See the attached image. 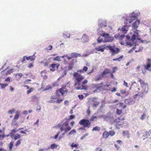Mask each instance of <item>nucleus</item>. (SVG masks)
<instances>
[{
	"instance_id": "obj_15",
	"label": "nucleus",
	"mask_w": 151,
	"mask_h": 151,
	"mask_svg": "<svg viewBox=\"0 0 151 151\" xmlns=\"http://www.w3.org/2000/svg\"><path fill=\"white\" fill-rule=\"evenodd\" d=\"M74 61H75V62H77V60L76 59H73L72 60V62L71 63V65H69L68 67V69L69 70H71L73 68V67Z\"/></svg>"
},
{
	"instance_id": "obj_61",
	"label": "nucleus",
	"mask_w": 151,
	"mask_h": 151,
	"mask_svg": "<svg viewBox=\"0 0 151 151\" xmlns=\"http://www.w3.org/2000/svg\"><path fill=\"white\" fill-rule=\"evenodd\" d=\"M5 137V135L4 134H0V139H1V138H4Z\"/></svg>"
},
{
	"instance_id": "obj_55",
	"label": "nucleus",
	"mask_w": 151,
	"mask_h": 151,
	"mask_svg": "<svg viewBox=\"0 0 151 151\" xmlns=\"http://www.w3.org/2000/svg\"><path fill=\"white\" fill-rule=\"evenodd\" d=\"M97 117L96 116H92L90 119V120L91 121H93L95 119H96Z\"/></svg>"
},
{
	"instance_id": "obj_30",
	"label": "nucleus",
	"mask_w": 151,
	"mask_h": 151,
	"mask_svg": "<svg viewBox=\"0 0 151 151\" xmlns=\"http://www.w3.org/2000/svg\"><path fill=\"white\" fill-rule=\"evenodd\" d=\"M100 130V128L99 127L96 126L94 127L92 129L93 131H99Z\"/></svg>"
},
{
	"instance_id": "obj_44",
	"label": "nucleus",
	"mask_w": 151,
	"mask_h": 151,
	"mask_svg": "<svg viewBox=\"0 0 151 151\" xmlns=\"http://www.w3.org/2000/svg\"><path fill=\"white\" fill-rule=\"evenodd\" d=\"M53 87L57 86H58V84L57 81L54 82L52 84Z\"/></svg>"
},
{
	"instance_id": "obj_3",
	"label": "nucleus",
	"mask_w": 151,
	"mask_h": 151,
	"mask_svg": "<svg viewBox=\"0 0 151 151\" xmlns=\"http://www.w3.org/2000/svg\"><path fill=\"white\" fill-rule=\"evenodd\" d=\"M138 31V30H136L134 32V34H133L132 36L131 39L130 40L129 42H127V44L130 45L132 46L134 45V41L137 39L138 40H140V39L139 38V33L137 31Z\"/></svg>"
},
{
	"instance_id": "obj_4",
	"label": "nucleus",
	"mask_w": 151,
	"mask_h": 151,
	"mask_svg": "<svg viewBox=\"0 0 151 151\" xmlns=\"http://www.w3.org/2000/svg\"><path fill=\"white\" fill-rule=\"evenodd\" d=\"M106 47L109 48V50L111 51V52L112 56L118 53L120 51L119 48H116L114 46H107Z\"/></svg>"
},
{
	"instance_id": "obj_28",
	"label": "nucleus",
	"mask_w": 151,
	"mask_h": 151,
	"mask_svg": "<svg viewBox=\"0 0 151 151\" xmlns=\"http://www.w3.org/2000/svg\"><path fill=\"white\" fill-rule=\"evenodd\" d=\"M80 124L83 125L84 127H89L90 126L91 123H80Z\"/></svg>"
},
{
	"instance_id": "obj_8",
	"label": "nucleus",
	"mask_w": 151,
	"mask_h": 151,
	"mask_svg": "<svg viewBox=\"0 0 151 151\" xmlns=\"http://www.w3.org/2000/svg\"><path fill=\"white\" fill-rule=\"evenodd\" d=\"M143 66L145 69L151 71V68L149 69V68L151 67V60L150 59H148L146 65H144Z\"/></svg>"
},
{
	"instance_id": "obj_40",
	"label": "nucleus",
	"mask_w": 151,
	"mask_h": 151,
	"mask_svg": "<svg viewBox=\"0 0 151 151\" xmlns=\"http://www.w3.org/2000/svg\"><path fill=\"white\" fill-rule=\"evenodd\" d=\"M79 123H89V121L85 119L81 120Z\"/></svg>"
},
{
	"instance_id": "obj_46",
	"label": "nucleus",
	"mask_w": 151,
	"mask_h": 151,
	"mask_svg": "<svg viewBox=\"0 0 151 151\" xmlns=\"http://www.w3.org/2000/svg\"><path fill=\"white\" fill-rule=\"evenodd\" d=\"M78 96L80 100L83 99L84 97L83 95H79Z\"/></svg>"
},
{
	"instance_id": "obj_11",
	"label": "nucleus",
	"mask_w": 151,
	"mask_h": 151,
	"mask_svg": "<svg viewBox=\"0 0 151 151\" xmlns=\"http://www.w3.org/2000/svg\"><path fill=\"white\" fill-rule=\"evenodd\" d=\"M20 114V112L19 111H17L16 112L15 115H14L13 119L14 122H15L18 119Z\"/></svg>"
},
{
	"instance_id": "obj_35",
	"label": "nucleus",
	"mask_w": 151,
	"mask_h": 151,
	"mask_svg": "<svg viewBox=\"0 0 151 151\" xmlns=\"http://www.w3.org/2000/svg\"><path fill=\"white\" fill-rule=\"evenodd\" d=\"M34 90V88L32 87L30 88L28 90L27 92V94H29L31 92H32Z\"/></svg>"
},
{
	"instance_id": "obj_49",
	"label": "nucleus",
	"mask_w": 151,
	"mask_h": 151,
	"mask_svg": "<svg viewBox=\"0 0 151 151\" xmlns=\"http://www.w3.org/2000/svg\"><path fill=\"white\" fill-rule=\"evenodd\" d=\"M109 90L112 92H114L116 91V87H114L112 90Z\"/></svg>"
},
{
	"instance_id": "obj_9",
	"label": "nucleus",
	"mask_w": 151,
	"mask_h": 151,
	"mask_svg": "<svg viewBox=\"0 0 151 151\" xmlns=\"http://www.w3.org/2000/svg\"><path fill=\"white\" fill-rule=\"evenodd\" d=\"M140 24V21L139 20H137L135 21L132 24V27L135 29L138 27Z\"/></svg>"
},
{
	"instance_id": "obj_39",
	"label": "nucleus",
	"mask_w": 151,
	"mask_h": 151,
	"mask_svg": "<svg viewBox=\"0 0 151 151\" xmlns=\"http://www.w3.org/2000/svg\"><path fill=\"white\" fill-rule=\"evenodd\" d=\"M99 102H96L92 104V106L93 107H96L97 106H98L99 105Z\"/></svg>"
},
{
	"instance_id": "obj_43",
	"label": "nucleus",
	"mask_w": 151,
	"mask_h": 151,
	"mask_svg": "<svg viewBox=\"0 0 151 151\" xmlns=\"http://www.w3.org/2000/svg\"><path fill=\"white\" fill-rule=\"evenodd\" d=\"M0 85L1 86L2 88H4L5 87L8 85V84L6 83H0Z\"/></svg>"
},
{
	"instance_id": "obj_29",
	"label": "nucleus",
	"mask_w": 151,
	"mask_h": 151,
	"mask_svg": "<svg viewBox=\"0 0 151 151\" xmlns=\"http://www.w3.org/2000/svg\"><path fill=\"white\" fill-rule=\"evenodd\" d=\"M120 91L122 94H126V95H127L128 94L126 90H121Z\"/></svg>"
},
{
	"instance_id": "obj_33",
	"label": "nucleus",
	"mask_w": 151,
	"mask_h": 151,
	"mask_svg": "<svg viewBox=\"0 0 151 151\" xmlns=\"http://www.w3.org/2000/svg\"><path fill=\"white\" fill-rule=\"evenodd\" d=\"M13 145V142H11L9 145V150L10 151H11L12 150Z\"/></svg>"
},
{
	"instance_id": "obj_48",
	"label": "nucleus",
	"mask_w": 151,
	"mask_h": 151,
	"mask_svg": "<svg viewBox=\"0 0 151 151\" xmlns=\"http://www.w3.org/2000/svg\"><path fill=\"white\" fill-rule=\"evenodd\" d=\"M60 57L59 56H56L55 59H54V60H57V61H60Z\"/></svg>"
},
{
	"instance_id": "obj_32",
	"label": "nucleus",
	"mask_w": 151,
	"mask_h": 151,
	"mask_svg": "<svg viewBox=\"0 0 151 151\" xmlns=\"http://www.w3.org/2000/svg\"><path fill=\"white\" fill-rule=\"evenodd\" d=\"M97 42L99 43H101V42H104V40H103V39L101 37H99L97 39Z\"/></svg>"
},
{
	"instance_id": "obj_13",
	"label": "nucleus",
	"mask_w": 151,
	"mask_h": 151,
	"mask_svg": "<svg viewBox=\"0 0 151 151\" xmlns=\"http://www.w3.org/2000/svg\"><path fill=\"white\" fill-rule=\"evenodd\" d=\"M137 17V15L136 14H135L134 16H130L129 17V23H131L133 20H135Z\"/></svg>"
},
{
	"instance_id": "obj_34",
	"label": "nucleus",
	"mask_w": 151,
	"mask_h": 151,
	"mask_svg": "<svg viewBox=\"0 0 151 151\" xmlns=\"http://www.w3.org/2000/svg\"><path fill=\"white\" fill-rule=\"evenodd\" d=\"M20 135L18 133L16 134L14 136V139L15 140H16L20 137Z\"/></svg>"
},
{
	"instance_id": "obj_62",
	"label": "nucleus",
	"mask_w": 151,
	"mask_h": 151,
	"mask_svg": "<svg viewBox=\"0 0 151 151\" xmlns=\"http://www.w3.org/2000/svg\"><path fill=\"white\" fill-rule=\"evenodd\" d=\"M26 56H24L23 57V59L22 60V61L21 62L23 63H24V62L25 61V58L26 59Z\"/></svg>"
},
{
	"instance_id": "obj_20",
	"label": "nucleus",
	"mask_w": 151,
	"mask_h": 151,
	"mask_svg": "<svg viewBox=\"0 0 151 151\" xmlns=\"http://www.w3.org/2000/svg\"><path fill=\"white\" fill-rule=\"evenodd\" d=\"M58 147V145H56L55 143L52 144L50 146V147H48L47 148H46L45 149L46 150H48V149L51 148L52 149H54L55 148L57 147Z\"/></svg>"
},
{
	"instance_id": "obj_21",
	"label": "nucleus",
	"mask_w": 151,
	"mask_h": 151,
	"mask_svg": "<svg viewBox=\"0 0 151 151\" xmlns=\"http://www.w3.org/2000/svg\"><path fill=\"white\" fill-rule=\"evenodd\" d=\"M71 55L73 58H77L78 57H80L81 56V55L80 54L76 53H72L71 54Z\"/></svg>"
},
{
	"instance_id": "obj_58",
	"label": "nucleus",
	"mask_w": 151,
	"mask_h": 151,
	"mask_svg": "<svg viewBox=\"0 0 151 151\" xmlns=\"http://www.w3.org/2000/svg\"><path fill=\"white\" fill-rule=\"evenodd\" d=\"M52 46L51 45H50L47 48V50H51L52 49Z\"/></svg>"
},
{
	"instance_id": "obj_50",
	"label": "nucleus",
	"mask_w": 151,
	"mask_h": 151,
	"mask_svg": "<svg viewBox=\"0 0 151 151\" xmlns=\"http://www.w3.org/2000/svg\"><path fill=\"white\" fill-rule=\"evenodd\" d=\"M15 111L14 109H13L12 110H9L8 111V114H12Z\"/></svg>"
},
{
	"instance_id": "obj_63",
	"label": "nucleus",
	"mask_w": 151,
	"mask_h": 151,
	"mask_svg": "<svg viewBox=\"0 0 151 151\" xmlns=\"http://www.w3.org/2000/svg\"><path fill=\"white\" fill-rule=\"evenodd\" d=\"M10 81V78L9 77H7L5 80V81Z\"/></svg>"
},
{
	"instance_id": "obj_26",
	"label": "nucleus",
	"mask_w": 151,
	"mask_h": 151,
	"mask_svg": "<svg viewBox=\"0 0 151 151\" xmlns=\"http://www.w3.org/2000/svg\"><path fill=\"white\" fill-rule=\"evenodd\" d=\"M76 133V131L75 129H73L70 131L68 133V135L75 134Z\"/></svg>"
},
{
	"instance_id": "obj_51",
	"label": "nucleus",
	"mask_w": 151,
	"mask_h": 151,
	"mask_svg": "<svg viewBox=\"0 0 151 151\" xmlns=\"http://www.w3.org/2000/svg\"><path fill=\"white\" fill-rule=\"evenodd\" d=\"M129 19H126L125 20V21L124 22V23L126 25H127L129 23Z\"/></svg>"
},
{
	"instance_id": "obj_64",
	"label": "nucleus",
	"mask_w": 151,
	"mask_h": 151,
	"mask_svg": "<svg viewBox=\"0 0 151 151\" xmlns=\"http://www.w3.org/2000/svg\"><path fill=\"white\" fill-rule=\"evenodd\" d=\"M124 36V34L123 35H121L119 37V39H122Z\"/></svg>"
},
{
	"instance_id": "obj_59",
	"label": "nucleus",
	"mask_w": 151,
	"mask_h": 151,
	"mask_svg": "<svg viewBox=\"0 0 151 151\" xmlns=\"http://www.w3.org/2000/svg\"><path fill=\"white\" fill-rule=\"evenodd\" d=\"M65 127L64 126H63L60 127V130L61 131H62L63 130L65 131Z\"/></svg>"
},
{
	"instance_id": "obj_37",
	"label": "nucleus",
	"mask_w": 151,
	"mask_h": 151,
	"mask_svg": "<svg viewBox=\"0 0 151 151\" xmlns=\"http://www.w3.org/2000/svg\"><path fill=\"white\" fill-rule=\"evenodd\" d=\"M122 112V110H119L118 109H116V113L118 115H120Z\"/></svg>"
},
{
	"instance_id": "obj_10",
	"label": "nucleus",
	"mask_w": 151,
	"mask_h": 151,
	"mask_svg": "<svg viewBox=\"0 0 151 151\" xmlns=\"http://www.w3.org/2000/svg\"><path fill=\"white\" fill-rule=\"evenodd\" d=\"M81 40L83 43L88 42V38L87 35L86 34H84L81 38Z\"/></svg>"
},
{
	"instance_id": "obj_36",
	"label": "nucleus",
	"mask_w": 151,
	"mask_h": 151,
	"mask_svg": "<svg viewBox=\"0 0 151 151\" xmlns=\"http://www.w3.org/2000/svg\"><path fill=\"white\" fill-rule=\"evenodd\" d=\"M109 135L111 136H114L115 134V132L113 131H110L109 132Z\"/></svg>"
},
{
	"instance_id": "obj_45",
	"label": "nucleus",
	"mask_w": 151,
	"mask_h": 151,
	"mask_svg": "<svg viewBox=\"0 0 151 151\" xmlns=\"http://www.w3.org/2000/svg\"><path fill=\"white\" fill-rule=\"evenodd\" d=\"M65 57H66L67 58H68V60H69L72 59L73 58L71 56L70 57H68V56L67 55H65L64 56H63L62 57V58H64Z\"/></svg>"
},
{
	"instance_id": "obj_38",
	"label": "nucleus",
	"mask_w": 151,
	"mask_h": 151,
	"mask_svg": "<svg viewBox=\"0 0 151 151\" xmlns=\"http://www.w3.org/2000/svg\"><path fill=\"white\" fill-rule=\"evenodd\" d=\"M78 146V144H74V143H72L71 145V147H77Z\"/></svg>"
},
{
	"instance_id": "obj_47",
	"label": "nucleus",
	"mask_w": 151,
	"mask_h": 151,
	"mask_svg": "<svg viewBox=\"0 0 151 151\" xmlns=\"http://www.w3.org/2000/svg\"><path fill=\"white\" fill-rule=\"evenodd\" d=\"M117 67H116V66L114 67L113 68V70L111 72V73H115L116 72L115 70H117Z\"/></svg>"
},
{
	"instance_id": "obj_12",
	"label": "nucleus",
	"mask_w": 151,
	"mask_h": 151,
	"mask_svg": "<svg viewBox=\"0 0 151 151\" xmlns=\"http://www.w3.org/2000/svg\"><path fill=\"white\" fill-rule=\"evenodd\" d=\"M111 73V71L109 69L106 68L104 69L103 72L101 73V76H103L104 75Z\"/></svg>"
},
{
	"instance_id": "obj_25",
	"label": "nucleus",
	"mask_w": 151,
	"mask_h": 151,
	"mask_svg": "<svg viewBox=\"0 0 151 151\" xmlns=\"http://www.w3.org/2000/svg\"><path fill=\"white\" fill-rule=\"evenodd\" d=\"M23 75L22 73H17L16 74V77L17 80H19L22 76Z\"/></svg>"
},
{
	"instance_id": "obj_42",
	"label": "nucleus",
	"mask_w": 151,
	"mask_h": 151,
	"mask_svg": "<svg viewBox=\"0 0 151 151\" xmlns=\"http://www.w3.org/2000/svg\"><path fill=\"white\" fill-rule=\"evenodd\" d=\"M52 88L51 86L50 85H48L46 86L45 89L44 90V91L47 90L49 89H51Z\"/></svg>"
},
{
	"instance_id": "obj_57",
	"label": "nucleus",
	"mask_w": 151,
	"mask_h": 151,
	"mask_svg": "<svg viewBox=\"0 0 151 151\" xmlns=\"http://www.w3.org/2000/svg\"><path fill=\"white\" fill-rule=\"evenodd\" d=\"M63 99H58L56 103L58 104H59L63 101Z\"/></svg>"
},
{
	"instance_id": "obj_27",
	"label": "nucleus",
	"mask_w": 151,
	"mask_h": 151,
	"mask_svg": "<svg viewBox=\"0 0 151 151\" xmlns=\"http://www.w3.org/2000/svg\"><path fill=\"white\" fill-rule=\"evenodd\" d=\"M71 129V128L70 127H65V133H67L68 132L70 131Z\"/></svg>"
},
{
	"instance_id": "obj_22",
	"label": "nucleus",
	"mask_w": 151,
	"mask_h": 151,
	"mask_svg": "<svg viewBox=\"0 0 151 151\" xmlns=\"http://www.w3.org/2000/svg\"><path fill=\"white\" fill-rule=\"evenodd\" d=\"M56 65L55 64H52L50 66V70L52 71H54L55 70V68Z\"/></svg>"
},
{
	"instance_id": "obj_23",
	"label": "nucleus",
	"mask_w": 151,
	"mask_h": 151,
	"mask_svg": "<svg viewBox=\"0 0 151 151\" xmlns=\"http://www.w3.org/2000/svg\"><path fill=\"white\" fill-rule=\"evenodd\" d=\"M124 58L123 55H121L119 58H114L113 59V60L114 61H118L119 62L121 61Z\"/></svg>"
},
{
	"instance_id": "obj_41",
	"label": "nucleus",
	"mask_w": 151,
	"mask_h": 151,
	"mask_svg": "<svg viewBox=\"0 0 151 151\" xmlns=\"http://www.w3.org/2000/svg\"><path fill=\"white\" fill-rule=\"evenodd\" d=\"M146 116V114L145 113H144L142 115L141 117L140 118V119L141 120H143L145 119Z\"/></svg>"
},
{
	"instance_id": "obj_7",
	"label": "nucleus",
	"mask_w": 151,
	"mask_h": 151,
	"mask_svg": "<svg viewBox=\"0 0 151 151\" xmlns=\"http://www.w3.org/2000/svg\"><path fill=\"white\" fill-rule=\"evenodd\" d=\"M130 26L127 25H125L122 27L121 28H119L118 29L119 30H120L121 32L124 34H126Z\"/></svg>"
},
{
	"instance_id": "obj_52",
	"label": "nucleus",
	"mask_w": 151,
	"mask_h": 151,
	"mask_svg": "<svg viewBox=\"0 0 151 151\" xmlns=\"http://www.w3.org/2000/svg\"><path fill=\"white\" fill-rule=\"evenodd\" d=\"M20 143H21L20 140H18L17 141V142L15 144V145L17 146H18V145H19V144H20Z\"/></svg>"
},
{
	"instance_id": "obj_6",
	"label": "nucleus",
	"mask_w": 151,
	"mask_h": 151,
	"mask_svg": "<svg viewBox=\"0 0 151 151\" xmlns=\"http://www.w3.org/2000/svg\"><path fill=\"white\" fill-rule=\"evenodd\" d=\"M68 91L66 88V85H63L62 86V88L56 91V93H58V92H60L62 95H63L65 93H67Z\"/></svg>"
},
{
	"instance_id": "obj_16",
	"label": "nucleus",
	"mask_w": 151,
	"mask_h": 151,
	"mask_svg": "<svg viewBox=\"0 0 151 151\" xmlns=\"http://www.w3.org/2000/svg\"><path fill=\"white\" fill-rule=\"evenodd\" d=\"M105 47H103V46H101L95 48V50L96 51H101V52H103L104 51V49Z\"/></svg>"
},
{
	"instance_id": "obj_54",
	"label": "nucleus",
	"mask_w": 151,
	"mask_h": 151,
	"mask_svg": "<svg viewBox=\"0 0 151 151\" xmlns=\"http://www.w3.org/2000/svg\"><path fill=\"white\" fill-rule=\"evenodd\" d=\"M142 49H143V47H139V49L137 50H136L135 52H137L140 51L141 50H142Z\"/></svg>"
},
{
	"instance_id": "obj_31",
	"label": "nucleus",
	"mask_w": 151,
	"mask_h": 151,
	"mask_svg": "<svg viewBox=\"0 0 151 151\" xmlns=\"http://www.w3.org/2000/svg\"><path fill=\"white\" fill-rule=\"evenodd\" d=\"M46 71L45 70L42 71L41 72V76H45V77H46V78H47V76H46Z\"/></svg>"
},
{
	"instance_id": "obj_24",
	"label": "nucleus",
	"mask_w": 151,
	"mask_h": 151,
	"mask_svg": "<svg viewBox=\"0 0 151 151\" xmlns=\"http://www.w3.org/2000/svg\"><path fill=\"white\" fill-rule=\"evenodd\" d=\"M150 134H151V130L146 132L145 134L143 135V137H146V138H148L147 137L150 136Z\"/></svg>"
},
{
	"instance_id": "obj_17",
	"label": "nucleus",
	"mask_w": 151,
	"mask_h": 151,
	"mask_svg": "<svg viewBox=\"0 0 151 151\" xmlns=\"http://www.w3.org/2000/svg\"><path fill=\"white\" fill-rule=\"evenodd\" d=\"M99 26L100 27H105L107 26V23L105 21H103L99 23Z\"/></svg>"
},
{
	"instance_id": "obj_60",
	"label": "nucleus",
	"mask_w": 151,
	"mask_h": 151,
	"mask_svg": "<svg viewBox=\"0 0 151 151\" xmlns=\"http://www.w3.org/2000/svg\"><path fill=\"white\" fill-rule=\"evenodd\" d=\"M33 66V64L32 63L29 64L28 65V67L29 68H30Z\"/></svg>"
},
{
	"instance_id": "obj_14",
	"label": "nucleus",
	"mask_w": 151,
	"mask_h": 151,
	"mask_svg": "<svg viewBox=\"0 0 151 151\" xmlns=\"http://www.w3.org/2000/svg\"><path fill=\"white\" fill-rule=\"evenodd\" d=\"M35 54L33 55L32 56H29L28 57H26V59L27 60H35Z\"/></svg>"
},
{
	"instance_id": "obj_1",
	"label": "nucleus",
	"mask_w": 151,
	"mask_h": 151,
	"mask_svg": "<svg viewBox=\"0 0 151 151\" xmlns=\"http://www.w3.org/2000/svg\"><path fill=\"white\" fill-rule=\"evenodd\" d=\"M88 70V68L86 66H84L82 69L79 70L77 72H74L73 73V76L75 78L74 81V86L77 90H85L87 89L88 86L86 85L88 81L85 79L82 83L81 81L84 79L83 76H81L79 73H83L86 72Z\"/></svg>"
},
{
	"instance_id": "obj_53",
	"label": "nucleus",
	"mask_w": 151,
	"mask_h": 151,
	"mask_svg": "<svg viewBox=\"0 0 151 151\" xmlns=\"http://www.w3.org/2000/svg\"><path fill=\"white\" fill-rule=\"evenodd\" d=\"M65 134V132L64 133H62V134L61 135L59 136V139H61L64 136Z\"/></svg>"
},
{
	"instance_id": "obj_18",
	"label": "nucleus",
	"mask_w": 151,
	"mask_h": 151,
	"mask_svg": "<svg viewBox=\"0 0 151 151\" xmlns=\"http://www.w3.org/2000/svg\"><path fill=\"white\" fill-rule=\"evenodd\" d=\"M125 103L127 105H131L132 104V101L130 99H127L124 100Z\"/></svg>"
},
{
	"instance_id": "obj_56",
	"label": "nucleus",
	"mask_w": 151,
	"mask_h": 151,
	"mask_svg": "<svg viewBox=\"0 0 151 151\" xmlns=\"http://www.w3.org/2000/svg\"><path fill=\"white\" fill-rule=\"evenodd\" d=\"M123 85L127 87H128L129 86H128V83L127 82H126L125 81H124V83Z\"/></svg>"
},
{
	"instance_id": "obj_2",
	"label": "nucleus",
	"mask_w": 151,
	"mask_h": 151,
	"mask_svg": "<svg viewBox=\"0 0 151 151\" xmlns=\"http://www.w3.org/2000/svg\"><path fill=\"white\" fill-rule=\"evenodd\" d=\"M138 79V81L140 83L141 86L142 88V91L141 93H139V95L141 97H143L147 91L148 86L147 83H145L142 79L139 78Z\"/></svg>"
},
{
	"instance_id": "obj_19",
	"label": "nucleus",
	"mask_w": 151,
	"mask_h": 151,
	"mask_svg": "<svg viewBox=\"0 0 151 151\" xmlns=\"http://www.w3.org/2000/svg\"><path fill=\"white\" fill-rule=\"evenodd\" d=\"M109 136V133L107 131H105L103 133L102 136L103 138H104L106 139L108 138Z\"/></svg>"
},
{
	"instance_id": "obj_5",
	"label": "nucleus",
	"mask_w": 151,
	"mask_h": 151,
	"mask_svg": "<svg viewBox=\"0 0 151 151\" xmlns=\"http://www.w3.org/2000/svg\"><path fill=\"white\" fill-rule=\"evenodd\" d=\"M101 35L104 37V42H110L111 41L113 40V38L109 36V35L105 32H103Z\"/></svg>"
}]
</instances>
